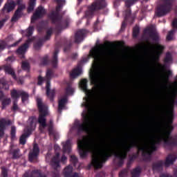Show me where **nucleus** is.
<instances>
[{"mask_svg":"<svg viewBox=\"0 0 177 177\" xmlns=\"http://www.w3.org/2000/svg\"><path fill=\"white\" fill-rule=\"evenodd\" d=\"M82 123H78L76 127L77 128V135L85 131L89 135L83 138L82 140L77 143V149L80 158H86L89 153H94L96 150V145L93 141V138L91 133V126L92 125V118L89 111L87 113L82 115Z\"/></svg>","mask_w":177,"mask_h":177,"instance_id":"obj_1","label":"nucleus"},{"mask_svg":"<svg viewBox=\"0 0 177 177\" xmlns=\"http://www.w3.org/2000/svg\"><path fill=\"white\" fill-rule=\"evenodd\" d=\"M124 41H106L104 44H98L96 46L91 48L90 50L89 56L93 57L94 64L93 65V72L90 74L91 82L93 85H96L93 88V92H97V89L102 86V84H99V77L97 76V72L99 71L102 74L104 73V67L100 66L99 62V50L104 48H114V46H122Z\"/></svg>","mask_w":177,"mask_h":177,"instance_id":"obj_2","label":"nucleus"},{"mask_svg":"<svg viewBox=\"0 0 177 177\" xmlns=\"http://www.w3.org/2000/svg\"><path fill=\"white\" fill-rule=\"evenodd\" d=\"M143 32L144 34H148L152 41L155 42L154 45L149 46L151 49H155L153 55V64L155 66H157L158 68L162 70L165 66L162 64H160L158 62H160V57L161 55H162V52H164V49H165V47L158 44L160 42V35H158V33L156 32V28H154V26L153 25L145 28Z\"/></svg>","mask_w":177,"mask_h":177,"instance_id":"obj_3","label":"nucleus"},{"mask_svg":"<svg viewBox=\"0 0 177 177\" xmlns=\"http://www.w3.org/2000/svg\"><path fill=\"white\" fill-rule=\"evenodd\" d=\"M37 104L39 110L38 122L42 127V128L48 127V135H53L55 136V130L53 129V120L50 119L49 123H46V115L49 114L48 111V106L42 102L41 98L37 99Z\"/></svg>","mask_w":177,"mask_h":177,"instance_id":"obj_4","label":"nucleus"},{"mask_svg":"<svg viewBox=\"0 0 177 177\" xmlns=\"http://www.w3.org/2000/svg\"><path fill=\"white\" fill-rule=\"evenodd\" d=\"M138 140L133 139L129 144L122 146L123 151L122 153L114 151L113 149H109L108 152H104L101 154V158L102 160H108L109 157H111V154H115V157L118 158V167H122L124 165V159L127 157V152L129 151L132 147H135L138 145Z\"/></svg>","mask_w":177,"mask_h":177,"instance_id":"obj_5","label":"nucleus"},{"mask_svg":"<svg viewBox=\"0 0 177 177\" xmlns=\"http://www.w3.org/2000/svg\"><path fill=\"white\" fill-rule=\"evenodd\" d=\"M57 7L55 8L56 11H52L49 15L48 17L50 20H51L52 24H57L56 28L57 30H62V19H63V17L60 15L59 13L60 8H63V5L66 3V0H57Z\"/></svg>","mask_w":177,"mask_h":177,"instance_id":"obj_6","label":"nucleus"},{"mask_svg":"<svg viewBox=\"0 0 177 177\" xmlns=\"http://www.w3.org/2000/svg\"><path fill=\"white\" fill-rule=\"evenodd\" d=\"M106 8H107L106 0H95L91 6H88V10L85 12V17H93L95 12L102 10V9H106Z\"/></svg>","mask_w":177,"mask_h":177,"instance_id":"obj_7","label":"nucleus"},{"mask_svg":"<svg viewBox=\"0 0 177 177\" xmlns=\"http://www.w3.org/2000/svg\"><path fill=\"white\" fill-rule=\"evenodd\" d=\"M176 156L170 153L166 158L165 162L163 160H158L156 162L152 164V169L153 171H161L162 169V167L165 165V167H168L169 165H172L174 164V161L176 160Z\"/></svg>","mask_w":177,"mask_h":177,"instance_id":"obj_8","label":"nucleus"},{"mask_svg":"<svg viewBox=\"0 0 177 177\" xmlns=\"http://www.w3.org/2000/svg\"><path fill=\"white\" fill-rule=\"evenodd\" d=\"M171 9H172V1L164 0L163 3L157 8L156 15L158 17H162L169 13Z\"/></svg>","mask_w":177,"mask_h":177,"instance_id":"obj_9","label":"nucleus"},{"mask_svg":"<svg viewBox=\"0 0 177 177\" xmlns=\"http://www.w3.org/2000/svg\"><path fill=\"white\" fill-rule=\"evenodd\" d=\"M51 165L56 171H53V177H60L57 168L60 167V153H57L51 159Z\"/></svg>","mask_w":177,"mask_h":177,"instance_id":"obj_10","label":"nucleus"},{"mask_svg":"<svg viewBox=\"0 0 177 177\" xmlns=\"http://www.w3.org/2000/svg\"><path fill=\"white\" fill-rule=\"evenodd\" d=\"M88 60H89V57H84L77 63V68L73 69L70 73L71 78H75V77H78L82 73V66Z\"/></svg>","mask_w":177,"mask_h":177,"instance_id":"obj_11","label":"nucleus"},{"mask_svg":"<svg viewBox=\"0 0 177 177\" xmlns=\"http://www.w3.org/2000/svg\"><path fill=\"white\" fill-rule=\"evenodd\" d=\"M30 42H32V39L31 38H28L26 42L21 46H19L16 52V54L18 56H21L19 57L20 59H25L26 58V50L27 49V48H28L29 45H30Z\"/></svg>","mask_w":177,"mask_h":177,"instance_id":"obj_12","label":"nucleus"},{"mask_svg":"<svg viewBox=\"0 0 177 177\" xmlns=\"http://www.w3.org/2000/svg\"><path fill=\"white\" fill-rule=\"evenodd\" d=\"M46 95L50 102H54L55 96H56V90H50V80L46 79Z\"/></svg>","mask_w":177,"mask_h":177,"instance_id":"obj_13","label":"nucleus"},{"mask_svg":"<svg viewBox=\"0 0 177 177\" xmlns=\"http://www.w3.org/2000/svg\"><path fill=\"white\" fill-rule=\"evenodd\" d=\"M46 13L45 9L42 6H40L36 9L35 12L33 13L32 17H31V21H35V20H38V19H41V17H44Z\"/></svg>","mask_w":177,"mask_h":177,"instance_id":"obj_14","label":"nucleus"},{"mask_svg":"<svg viewBox=\"0 0 177 177\" xmlns=\"http://www.w3.org/2000/svg\"><path fill=\"white\" fill-rule=\"evenodd\" d=\"M8 125H12L11 120H6L5 118L0 120V138L5 136V129H6V126Z\"/></svg>","mask_w":177,"mask_h":177,"instance_id":"obj_15","label":"nucleus"},{"mask_svg":"<svg viewBox=\"0 0 177 177\" xmlns=\"http://www.w3.org/2000/svg\"><path fill=\"white\" fill-rule=\"evenodd\" d=\"M28 121H29L30 128H28L26 131L24 132V133H23V135H24L28 138L30 135H31V133H32L33 128L34 127L35 128V124L34 125V123L35 122V121H37V117L30 116L28 118Z\"/></svg>","mask_w":177,"mask_h":177,"instance_id":"obj_16","label":"nucleus"},{"mask_svg":"<svg viewBox=\"0 0 177 177\" xmlns=\"http://www.w3.org/2000/svg\"><path fill=\"white\" fill-rule=\"evenodd\" d=\"M93 167L95 169H100V168L103 167V163L100 162L99 158L96 155H93L91 158V162L89 167Z\"/></svg>","mask_w":177,"mask_h":177,"instance_id":"obj_17","label":"nucleus"},{"mask_svg":"<svg viewBox=\"0 0 177 177\" xmlns=\"http://www.w3.org/2000/svg\"><path fill=\"white\" fill-rule=\"evenodd\" d=\"M86 34V30L84 29L77 30L75 34V44H80L85 38Z\"/></svg>","mask_w":177,"mask_h":177,"instance_id":"obj_18","label":"nucleus"},{"mask_svg":"<svg viewBox=\"0 0 177 177\" xmlns=\"http://www.w3.org/2000/svg\"><path fill=\"white\" fill-rule=\"evenodd\" d=\"M3 68L7 74H9V75H11L13 78V80H17V75H16V73L15 72V70L13 68H12V66L10 64H6L3 66Z\"/></svg>","mask_w":177,"mask_h":177,"instance_id":"obj_19","label":"nucleus"},{"mask_svg":"<svg viewBox=\"0 0 177 177\" xmlns=\"http://www.w3.org/2000/svg\"><path fill=\"white\" fill-rule=\"evenodd\" d=\"M59 48H55V51L53 55V57L51 59V66L53 68H57V64L59 63V59H58V55H59Z\"/></svg>","mask_w":177,"mask_h":177,"instance_id":"obj_20","label":"nucleus"},{"mask_svg":"<svg viewBox=\"0 0 177 177\" xmlns=\"http://www.w3.org/2000/svg\"><path fill=\"white\" fill-rule=\"evenodd\" d=\"M15 6H16V3L14 1H11L10 3L4 6L2 10L3 12H4L5 10H7L8 13H9L15 9Z\"/></svg>","mask_w":177,"mask_h":177,"instance_id":"obj_21","label":"nucleus"},{"mask_svg":"<svg viewBox=\"0 0 177 177\" xmlns=\"http://www.w3.org/2000/svg\"><path fill=\"white\" fill-rule=\"evenodd\" d=\"M64 177H70L73 173V166L72 165H68L66 166L62 172Z\"/></svg>","mask_w":177,"mask_h":177,"instance_id":"obj_22","label":"nucleus"},{"mask_svg":"<svg viewBox=\"0 0 177 177\" xmlns=\"http://www.w3.org/2000/svg\"><path fill=\"white\" fill-rule=\"evenodd\" d=\"M20 93H21V91H17L16 89L11 90L10 95L12 99H13V100H17L20 97Z\"/></svg>","mask_w":177,"mask_h":177,"instance_id":"obj_23","label":"nucleus"},{"mask_svg":"<svg viewBox=\"0 0 177 177\" xmlns=\"http://www.w3.org/2000/svg\"><path fill=\"white\" fill-rule=\"evenodd\" d=\"M32 32H34V27L30 26L26 30H22L21 34L24 37L28 38L32 35Z\"/></svg>","mask_w":177,"mask_h":177,"instance_id":"obj_24","label":"nucleus"},{"mask_svg":"<svg viewBox=\"0 0 177 177\" xmlns=\"http://www.w3.org/2000/svg\"><path fill=\"white\" fill-rule=\"evenodd\" d=\"M66 103H67V97H62L58 101V111H60L61 110H63V109H64Z\"/></svg>","mask_w":177,"mask_h":177,"instance_id":"obj_25","label":"nucleus"},{"mask_svg":"<svg viewBox=\"0 0 177 177\" xmlns=\"http://www.w3.org/2000/svg\"><path fill=\"white\" fill-rule=\"evenodd\" d=\"M142 172V168L140 167H137L131 171V177H139L140 176V173Z\"/></svg>","mask_w":177,"mask_h":177,"instance_id":"obj_26","label":"nucleus"},{"mask_svg":"<svg viewBox=\"0 0 177 177\" xmlns=\"http://www.w3.org/2000/svg\"><path fill=\"white\" fill-rule=\"evenodd\" d=\"M64 153H71V142L70 140H66L65 144L63 145Z\"/></svg>","mask_w":177,"mask_h":177,"instance_id":"obj_27","label":"nucleus"},{"mask_svg":"<svg viewBox=\"0 0 177 177\" xmlns=\"http://www.w3.org/2000/svg\"><path fill=\"white\" fill-rule=\"evenodd\" d=\"M140 150H142V156L144 157V161H147L149 160V156H150V153L149 152L148 148L145 149L143 147L140 148Z\"/></svg>","mask_w":177,"mask_h":177,"instance_id":"obj_28","label":"nucleus"},{"mask_svg":"<svg viewBox=\"0 0 177 177\" xmlns=\"http://www.w3.org/2000/svg\"><path fill=\"white\" fill-rule=\"evenodd\" d=\"M53 34V28L50 27L48 29H47L46 32V35L44 36V40L49 41Z\"/></svg>","mask_w":177,"mask_h":177,"instance_id":"obj_29","label":"nucleus"},{"mask_svg":"<svg viewBox=\"0 0 177 177\" xmlns=\"http://www.w3.org/2000/svg\"><path fill=\"white\" fill-rule=\"evenodd\" d=\"M36 2H37V0H29V4L27 9L28 13H31V12L34 10V8H35Z\"/></svg>","mask_w":177,"mask_h":177,"instance_id":"obj_30","label":"nucleus"},{"mask_svg":"<svg viewBox=\"0 0 177 177\" xmlns=\"http://www.w3.org/2000/svg\"><path fill=\"white\" fill-rule=\"evenodd\" d=\"M10 103H12V100H10V98H4L1 101V109L2 110H5V109H6L7 106H9V104H10Z\"/></svg>","mask_w":177,"mask_h":177,"instance_id":"obj_31","label":"nucleus"},{"mask_svg":"<svg viewBox=\"0 0 177 177\" xmlns=\"http://www.w3.org/2000/svg\"><path fill=\"white\" fill-rule=\"evenodd\" d=\"M23 16V12H17V10H15L13 16L11 18V21H17L20 17Z\"/></svg>","mask_w":177,"mask_h":177,"instance_id":"obj_32","label":"nucleus"},{"mask_svg":"<svg viewBox=\"0 0 177 177\" xmlns=\"http://www.w3.org/2000/svg\"><path fill=\"white\" fill-rule=\"evenodd\" d=\"M88 80L86 79H82L81 81H80V88H82V89H83V91H88Z\"/></svg>","mask_w":177,"mask_h":177,"instance_id":"obj_33","label":"nucleus"},{"mask_svg":"<svg viewBox=\"0 0 177 177\" xmlns=\"http://www.w3.org/2000/svg\"><path fill=\"white\" fill-rule=\"evenodd\" d=\"M0 89H3L4 91H9V84L5 80L0 81Z\"/></svg>","mask_w":177,"mask_h":177,"instance_id":"obj_34","label":"nucleus"},{"mask_svg":"<svg viewBox=\"0 0 177 177\" xmlns=\"http://www.w3.org/2000/svg\"><path fill=\"white\" fill-rule=\"evenodd\" d=\"M42 45H44V41L42 39H39L37 42L34 43L33 48L35 50H39Z\"/></svg>","mask_w":177,"mask_h":177,"instance_id":"obj_35","label":"nucleus"},{"mask_svg":"<svg viewBox=\"0 0 177 177\" xmlns=\"http://www.w3.org/2000/svg\"><path fill=\"white\" fill-rule=\"evenodd\" d=\"M136 2H139V0H126L124 1L125 6L127 8V9H129L131 6H133V5H135Z\"/></svg>","mask_w":177,"mask_h":177,"instance_id":"obj_36","label":"nucleus"},{"mask_svg":"<svg viewBox=\"0 0 177 177\" xmlns=\"http://www.w3.org/2000/svg\"><path fill=\"white\" fill-rule=\"evenodd\" d=\"M21 68L24 71H30V63L27 61H24L21 63Z\"/></svg>","mask_w":177,"mask_h":177,"instance_id":"obj_37","label":"nucleus"},{"mask_svg":"<svg viewBox=\"0 0 177 177\" xmlns=\"http://www.w3.org/2000/svg\"><path fill=\"white\" fill-rule=\"evenodd\" d=\"M20 95L22 103H24V102H27V100H28V97H30V95L28 93H26V91H21Z\"/></svg>","mask_w":177,"mask_h":177,"instance_id":"obj_38","label":"nucleus"},{"mask_svg":"<svg viewBox=\"0 0 177 177\" xmlns=\"http://www.w3.org/2000/svg\"><path fill=\"white\" fill-rule=\"evenodd\" d=\"M172 62V54L170 52L166 53L164 63L167 64Z\"/></svg>","mask_w":177,"mask_h":177,"instance_id":"obj_39","label":"nucleus"},{"mask_svg":"<svg viewBox=\"0 0 177 177\" xmlns=\"http://www.w3.org/2000/svg\"><path fill=\"white\" fill-rule=\"evenodd\" d=\"M176 31V29H173L167 33L166 39L167 41H172L174 39V34H175V32Z\"/></svg>","mask_w":177,"mask_h":177,"instance_id":"obj_40","label":"nucleus"},{"mask_svg":"<svg viewBox=\"0 0 177 177\" xmlns=\"http://www.w3.org/2000/svg\"><path fill=\"white\" fill-rule=\"evenodd\" d=\"M139 34H140V28L139 26H135L133 28V37L137 38Z\"/></svg>","mask_w":177,"mask_h":177,"instance_id":"obj_41","label":"nucleus"},{"mask_svg":"<svg viewBox=\"0 0 177 177\" xmlns=\"http://www.w3.org/2000/svg\"><path fill=\"white\" fill-rule=\"evenodd\" d=\"M66 95H73L74 93V88L71 86V84H68L65 88Z\"/></svg>","mask_w":177,"mask_h":177,"instance_id":"obj_42","label":"nucleus"},{"mask_svg":"<svg viewBox=\"0 0 177 177\" xmlns=\"http://www.w3.org/2000/svg\"><path fill=\"white\" fill-rule=\"evenodd\" d=\"M10 138L11 140H15L16 139V127L12 126L10 130Z\"/></svg>","mask_w":177,"mask_h":177,"instance_id":"obj_43","label":"nucleus"},{"mask_svg":"<svg viewBox=\"0 0 177 177\" xmlns=\"http://www.w3.org/2000/svg\"><path fill=\"white\" fill-rule=\"evenodd\" d=\"M53 77V71L48 68L46 73V80H50Z\"/></svg>","mask_w":177,"mask_h":177,"instance_id":"obj_44","label":"nucleus"},{"mask_svg":"<svg viewBox=\"0 0 177 177\" xmlns=\"http://www.w3.org/2000/svg\"><path fill=\"white\" fill-rule=\"evenodd\" d=\"M49 56L48 55H45L42 59H41V63L43 66H48L49 64Z\"/></svg>","mask_w":177,"mask_h":177,"instance_id":"obj_45","label":"nucleus"},{"mask_svg":"<svg viewBox=\"0 0 177 177\" xmlns=\"http://www.w3.org/2000/svg\"><path fill=\"white\" fill-rule=\"evenodd\" d=\"M37 157H38V153H36L35 152L30 153L28 156L29 161L30 162L34 161V160H35Z\"/></svg>","mask_w":177,"mask_h":177,"instance_id":"obj_46","label":"nucleus"},{"mask_svg":"<svg viewBox=\"0 0 177 177\" xmlns=\"http://www.w3.org/2000/svg\"><path fill=\"white\" fill-rule=\"evenodd\" d=\"M27 136H24L22 134L19 138V144L20 145H25L27 142Z\"/></svg>","mask_w":177,"mask_h":177,"instance_id":"obj_47","label":"nucleus"},{"mask_svg":"<svg viewBox=\"0 0 177 177\" xmlns=\"http://www.w3.org/2000/svg\"><path fill=\"white\" fill-rule=\"evenodd\" d=\"M138 158V154H133L129 157V162L127 163V167H129V164L132 162V161H134V160H136Z\"/></svg>","mask_w":177,"mask_h":177,"instance_id":"obj_48","label":"nucleus"},{"mask_svg":"<svg viewBox=\"0 0 177 177\" xmlns=\"http://www.w3.org/2000/svg\"><path fill=\"white\" fill-rule=\"evenodd\" d=\"M45 81H46V78L43 77L41 75H39L37 77V85H39V86L42 85V84H44V82H45Z\"/></svg>","mask_w":177,"mask_h":177,"instance_id":"obj_49","label":"nucleus"},{"mask_svg":"<svg viewBox=\"0 0 177 177\" xmlns=\"http://www.w3.org/2000/svg\"><path fill=\"white\" fill-rule=\"evenodd\" d=\"M128 175V169H123L119 172V177H127Z\"/></svg>","mask_w":177,"mask_h":177,"instance_id":"obj_50","label":"nucleus"},{"mask_svg":"<svg viewBox=\"0 0 177 177\" xmlns=\"http://www.w3.org/2000/svg\"><path fill=\"white\" fill-rule=\"evenodd\" d=\"M33 174H35V175H37V177H47L46 175L42 174V172H41V170L39 169L34 170Z\"/></svg>","mask_w":177,"mask_h":177,"instance_id":"obj_51","label":"nucleus"},{"mask_svg":"<svg viewBox=\"0 0 177 177\" xmlns=\"http://www.w3.org/2000/svg\"><path fill=\"white\" fill-rule=\"evenodd\" d=\"M131 15H132V12L131 11V9L126 10L125 14H124V20H128L131 17Z\"/></svg>","mask_w":177,"mask_h":177,"instance_id":"obj_52","label":"nucleus"},{"mask_svg":"<svg viewBox=\"0 0 177 177\" xmlns=\"http://www.w3.org/2000/svg\"><path fill=\"white\" fill-rule=\"evenodd\" d=\"M71 161L73 164V165H75L78 163V158H77V156L75 155H72L71 156Z\"/></svg>","mask_w":177,"mask_h":177,"instance_id":"obj_53","label":"nucleus"},{"mask_svg":"<svg viewBox=\"0 0 177 177\" xmlns=\"http://www.w3.org/2000/svg\"><path fill=\"white\" fill-rule=\"evenodd\" d=\"M19 151H20L19 149H14L12 151V158L15 160L16 158H19Z\"/></svg>","mask_w":177,"mask_h":177,"instance_id":"obj_54","label":"nucleus"},{"mask_svg":"<svg viewBox=\"0 0 177 177\" xmlns=\"http://www.w3.org/2000/svg\"><path fill=\"white\" fill-rule=\"evenodd\" d=\"M1 177H8V169L6 167L1 168Z\"/></svg>","mask_w":177,"mask_h":177,"instance_id":"obj_55","label":"nucleus"},{"mask_svg":"<svg viewBox=\"0 0 177 177\" xmlns=\"http://www.w3.org/2000/svg\"><path fill=\"white\" fill-rule=\"evenodd\" d=\"M24 9H26V5L24 4L18 6V8L16 10L17 12H21V13H23V10H24Z\"/></svg>","mask_w":177,"mask_h":177,"instance_id":"obj_56","label":"nucleus"},{"mask_svg":"<svg viewBox=\"0 0 177 177\" xmlns=\"http://www.w3.org/2000/svg\"><path fill=\"white\" fill-rule=\"evenodd\" d=\"M167 75L165 76V80L168 82V81H169V75H172V72L171 71H167L166 72Z\"/></svg>","mask_w":177,"mask_h":177,"instance_id":"obj_57","label":"nucleus"},{"mask_svg":"<svg viewBox=\"0 0 177 177\" xmlns=\"http://www.w3.org/2000/svg\"><path fill=\"white\" fill-rule=\"evenodd\" d=\"M71 46H73V44L70 42L68 44H67L64 48V52H68L71 49Z\"/></svg>","mask_w":177,"mask_h":177,"instance_id":"obj_58","label":"nucleus"},{"mask_svg":"<svg viewBox=\"0 0 177 177\" xmlns=\"http://www.w3.org/2000/svg\"><path fill=\"white\" fill-rule=\"evenodd\" d=\"M11 110L12 111H17V110H19V105H17V103H16V101H14Z\"/></svg>","mask_w":177,"mask_h":177,"instance_id":"obj_59","label":"nucleus"},{"mask_svg":"<svg viewBox=\"0 0 177 177\" xmlns=\"http://www.w3.org/2000/svg\"><path fill=\"white\" fill-rule=\"evenodd\" d=\"M32 152L36 153V154H39V147H38V145H34Z\"/></svg>","mask_w":177,"mask_h":177,"instance_id":"obj_60","label":"nucleus"},{"mask_svg":"<svg viewBox=\"0 0 177 177\" xmlns=\"http://www.w3.org/2000/svg\"><path fill=\"white\" fill-rule=\"evenodd\" d=\"M120 3H121V0H114L113 6H115V8H117L118 6H120Z\"/></svg>","mask_w":177,"mask_h":177,"instance_id":"obj_61","label":"nucleus"},{"mask_svg":"<svg viewBox=\"0 0 177 177\" xmlns=\"http://www.w3.org/2000/svg\"><path fill=\"white\" fill-rule=\"evenodd\" d=\"M20 42H21V39H20L19 40H17L14 44H11L10 47L14 48L15 46H18V45H19V44H20Z\"/></svg>","mask_w":177,"mask_h":177,"instance_id":"obj_62","label":"nucleus"},{"mask_svg":"<svg viewBox=\"0 0 177 177\" xmlns=\"http://www.w3.org/2000/svg\"><path fill=\"white\" fill-rule=\"evenodd\" d=\"M172 27H173L174 30H176V28H177V19H175L174 20H173Z\"/></svg>","mask_w":177,"mask_h":177,"instance_id":"obj_63","label":"nucleus"},{"mask_svg":"<svg viewBox=\"0 0 177 177\" xmlns=\"http://www.w3.org/2000/svg\"><path fill=\"white\" fill-rule=\"evenodd\" d=\"M159 177H173L168 173H162L160 174Z\"/></svg>","mask_w":177,"mask_h":177,"instance_id":"obj_64","label":"nucleus"}]
</instances>
